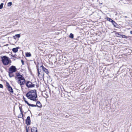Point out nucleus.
<instances>
[{"mask_svg": "<svg viewBox=\"0 0 132 132\" xmlns=\"http://www.w3.org/2000/svg\"><path fill=\"white\" fill-rule=\"evenodd\" d=\"M4 5L3 3H1L0 5V9L2 8Z\"/></svg>", "mask_w": 132, "mask_h": 132, "instance_id": "a878e982", "label": "nucleus"}, {"mask_svg": "<svg viewBox=\"0 0 132 132\" xmlns=\"http://www.w3.org/2000/svg\"><path fill=\"white\" fill-rule=\"evenodd\" d=\"M8 45V44H7L6 45V46H7Z\"/></svg>", "mask_w": 132, "mask_h": 132, "instance_id": "4c0bfd02", "label": "nucleus"}, {"mask_svg": "<svg viewBox=\"0 0 132 132\" xmlns=\"http://www.w3.org/2000/svg\"><path fill=\"white\" fill-rule=\"evenodd\" d=\"M13 73H10L11 74L10 75H9V77L10 78H11L14 76V75Z\"/></svg>", "mask_w": 132, "mask_h": 132, "instance_id": "bb28decb", "label": "nucleus"}, {"mask_svg": "<svg viewBox=\"0 0 132 132\" xmlns=\"http://www.w3.org/2000/svg\"><path fill=\"white\" fill-rule=\"evenodd\" d=\"M30 117L29 116L27 117L26 120V123L27 125H29L30 124Z\"/></svg>", "mask_w": 132, "mask_h": 132, "instance_id": "6e6552de", "label": "nucleus"}, {"mask_svg": "<svg viewBox=\"0 0 132 132\" xmlns=\"http://www.w3.org/2000/svg\"><path fill=\"white\" fill-rule=\"evenodd\" d=\"M0 88H3V86L2 84H0Z\"/></svg>", "mask_w": 132, "mask_h": 132, "instance_id": "c756f323", "label": "nucleus"}, {"mask_svg": "<svg viewBox=\"0 0 132 132\" xmlns=\"http://www.w3.org/2000/svg\"><path fill=\"white\" fill-rule=\"evenodd\" d=\"M115 32H116L115 33V35L117 37H122V38H130V36H127L125 35L119 34V33L116 31Z\"/></svg>", "mask_w": 132, "mask_h": 132, "instance_id": "423d86ee", "label": "nucleus"}, {"mask_svg": "<svg viewBox=\"0 0 132 132\" xmlns=\"http://www.w3.org/2000/svg\"><path fill=\"white\" fill-rule=\"evenodd\" d=\"M31 132H37V128L35 127H33L31 128Z\"/></svg>", "mask_w": 132, "mask_h": 132, "instance_id": "f8f14e48", "label": "nucleus"}, {"mask_svg": "<svg viewBox=\"0 0 132 132\" xmlns=\"http://www.w3.org/2000/svg\"><path fill=\"white\" fill-rule=\"evenodd\" d=\"M11 56H12L14 58H16V59H17V58L16 57V54H15L13 55H11Z\"/></svg>", "mask_w": 132, "mask_h": 132, "instance_id": "c85d7f7f", "label": "nucleus"}, {"mask_svg": "<svg viewBox=\"0 0 132 132\" xmlns=\"http://www.w3.org/2000/svg\"><path fill=\"white\" fill-rule=\"evenodd\" d=\"M23 98L25 102L26 103L28 106H30L31 104H29L28 102L26 100L25 98H24V97H23Z\"/></svg>", "mask_w": 132, "mask_h": 132, "instance_id": "2eb2a0df", "label": "nucleus"}, {"mask_svg": "<svg viewBox=\"0 0 132 132\" xmlns=\"http://www.w3.org/2000/svg\"><path fill=\"white\" fill-rule=\"evenodd\" d=\"M29 128V127H28V128H27V127H26V132H28V129Z\"/></svg>", "mask_w": 132, "mask_h": 132, "instance_id": "2f4dec72", "label": "nucleus"}, {"mask_svg": "<svg viewBox=\"0 0 132 132\" xmlns=\"http://www.w3.org/2000/svg\"><path fill=\"white\" fill-rule=\"evenodd\" d=\"M100 4H102V3H100Z\"/></svg>", "mask_w": 132, "mask_h": 132, "instance_id": "e433bc0d", "label": "nucleus"}, {"mask_svg": "<svg viewBox=\"0 0 132 132\" xmlns=\"http://www.w3.org/2000/svg\"><path fill=\"white\" fill-rule=\"evenodd\" d=\"M63 89L64 90V89L63 88Z\"/></svg>", "mask_w": 132, "mask_h": 132, "instance_id": "ea45409f", "label": "nucleus"}, {"mask_svg": "<svg viewBox=\"0 0 132 132\" xmlns=\"http://www.w3.org/2000/svg\"><path fill=\"white\" fill-rule=\"evenodd\" d=\"M26 56L27 57H29L31 56V55L30 53H26Z\"/></svg>", "mask_w": 132, "mask_h": 132, "instance_id": "a211bd4d", "label": "nucleus"}, {"mask_svg": "<svg viewBox=\"0 0 132 132\" xmlns=\"http://www.w3.org/2000/svg\"><path fill=\"white\" fill-rule=\"evenodd\" d=\"M40 75H41V77H40L43 78H44V73L43 71L42 72H41Z\"/></svg>", "mask_w": 132, "mask_h": 132, "instance_id": "dca6fc26", "label": "nucleus"}, {"mask_svg": "<svg viewBox=\"0 0 132 132\" xmlns=\"http://www.w3.org/2000/svg\"><path fill=\"white\" fill-rule=\"evenodd\" d=\"M37 71L38 72V76H39V75H40V73H41V72H40L41 71H39V70H38V67H37Z\"/></svg>", "mask_w": 132, "mask_h": 132, "instance_id": "4be33fe9", "label": "nucleus"}, {"mask_svg": "<svg viewBox=\"0 0 132 132\" xmlns=\"http://www.w3.org/2000/svg\"><path fill=\"white\" fill-rule=\"evenodd\" d=\"M12 5V2H9L7 4L8 6H11Z\"/></svg>", "mask_w": 132, "mask_h": 132, "instance_id": "5701e85b", "label": "nucleus"}, {"mask_svg": "<svg viewBox=\"0 0 132 132\" xmlns=\"http://www.w3.org/2000/svg\"><path fill=\"white\" fill-rule=\"evenodd\" d=\"M65 92H67V93H68V92H67L65 91Z\"/></svg>", "mask_w": 132, "mask_h": 132, "instance_id": "58836bf2", "label": "nucleus"}, {"mask_svg": "<svg viewBox=\"0 0 132 132\" xmlns=\"http://www.w3.org/2000/svg\"><path fill=\"white\" fill-rule=\"evenodd\" d=\"M112 23L114 27L116 28H118L119 26L114 20L112 21Z\"/></svg>", "mask_w": 132, "mask_h": 132, "instance_id": "9b49d317", "label": "nucleus"}, {"mask_svg": "<svg viewBox=\"0 0 132 132\" xmlns=\"http://www.w3.org/2000/svg\"><path fill=\"white\" fill-rule=\"evenodd\" d=\"M20 37V34H16L15 35V36H13V38L14 39H15L16 37L17 38H19Z\"/></svg>", "mask_w": 132, "mask_h": 132, "instance_id": "f3484780", "label": "nucleus"}, {"mask_svg": "<svg viewBox=\"0 0 132 132\" xmlns=\"http://www.w3.org/2000/svg\"><path fill=\"white\" fill-rule=\"evenodd\" d=\"M41 68V67L40 68V67H39V68H38V70H39V71H40V72H42V68Z\"/></svg>", "mask_w": 132, "mask_h": 132, "instance_id": "cd10ccee", "label": "nucleus"}, {"mask_svg": "<svg viewBox=\"0 0 132 132\" xmlns=\"http://www.w3.org/2000/svg\"><path fill=\"white\" fill-rule=\"evenodd\" d=\"M6 86H7V87L8 88L11 87L10 86L9 83L8 82H6Z\"/></svg>", "mask_w": 132, "mask_h": 132, "instance_id": "b1692460", "label": "nucleus"}, {"mask_svg": "<svg viewBox=\"0 0 132 132\" xmlns=\"http://www.w3.org/2000/svg\"><path fill=\"white\" fill-rule=\"evenodd\" d=\"M23 117V112H22V114H21V112L19 114L18 117L19 118H21Z\"/></svg>", "mask_w": 132, "mask_h": 132, "instance_id": "6ab92c4d", "label": "nucleus"}, {"mask_svg": "<svg viewBox=\"0 0 132 132\" xmlns=\"http://www.w3.org/2000/svg\"><path fill=\"white\" fill-rule=\"evenodd\" d=\"M124 17H125V18H127V16H125Z\"/></svg>", "mask_w": 132, "mask_h": 132, "instance_id": "c9c22d12", "label": "nucleus"}, {"mask_svg": "<svg viewBox=\"0 0 132 132\" xmlns=\"http://www.w3.org/2000/svg\"><path fill=\"white\" fill-rule=\"evenodd\" d=\"M106 19L108 21L111 22H112V21H113V20L111 19V18L108 17Z\"/></svg>", "mask_w": 132, "mask_h": 132, "instance_id": "412c9836", "label": "nucleus"}, {"mask_svg": "<svg viewBox=\"0 0 132 132\" xmlns=\"http://www.w3.org/2000/svg\"><path fill=\"white\" fill-rule=\"evenodd\" d=\"M130 33L131 34H132V31H131L130 32Z\"/></svg>", "mask_w": 132, "mask_h": 132, "instance_id": "72a5a7b5", "label": "nucleus"}, {"mask_svg": "<svg viewBox=\"0 0 132 132\" xmlns=\"http://www.w3.org/2000/svg\"><path fill=\"white\" fill-rule=\"evenodd\" d=\"M19 108L20 110V111L21 112V114H22V112H23L22 111V108L20 106H19Z\"/></svg>", "mask_w": 132, "mask_h": 132, "instance_id": "393cba45", "label": "nucleus"}, {"mask_svg": "<svg viewBox=\"0 0 132 132\" xmlns=\"http://www.w3.org/2000/svg\"><path fill=\"white\" fill-rule=\"evenodd\" d=\"M21 62L22 63V65H24V62L23 61V60H21Z\"/></svg>", "mask_w": 132, "mask_h": 132, "instance_id": "7c9ffc66", "label": "nucleus"}, {"mask_svg": "<svg viewBox=\"0 0 132 132\" xmlns=\"http://www.w3.org/2000/svg\"><path fill=\"white\" fill-rule=\"evenodd\" d=\"M37 94L36 90V89L31 90L29 91L26 94Z\"/></svg>", "mask_w": 132, "mask_h": 132, "instance_id": "9d476101", "label": "nucleus"}, {"mask_svg": "<svg viewBox=\"0 0 132 132\" xmlns=\"http://www.w3.org/2000/svg\"><path fill=\"white\" fill-rule=\"evenodd\" d=\"M26 86L28 88H31L34 87L35 85L32 84L31 82L28 81L26 84Z\"/></svg>", "mask_w": 132, "mask_h": 132, "instance_id": "39448f33", "label": "nucleus"}, {"mask_svg": "<svg viewBox=\"0 0 132 132\" xmlns=\"http://www.w3.org/2000/svg\"><path fill=\"white\" fill-rule=\"evenodd\" d=\"M16 68L13 65H12L9 69V75L11 74L10 73H13L16 71Z\"/></svg>", "mask_w": 132, "mask_h": 132, "instance_id": "20e7f679", "label": "nucleus"}, {"mask_svg": "<svg viewBox=\"0 0 132 132\" xmlns=\"http://www.w3.org/2000/svg\"><path fill=\"white\" fill-rule=\"evenodd\" d=\"M42 67V71L44 72L47 74H48L49 73V72L48 71L47 69H46L42 65L40 66V68Z\"/></svg>", "mask_w": 132, "mask_h": 132, "instance_id": "1a4fd4ad", "label": "nucleus"}, {"mask_svg": "<svg viewBox=\"0 0 132 132\" xmlns=\"http://www.w3.org/2000/svg\"><path fill=\"white\" fill-rule=\"evenodd\" d=\"M69 37L71 38L72 39L73 38L74 35L72 33H70L69 36Z\"/></svg>", "mask_w": 132, "mask_h": 132, "instance_id": "aec40b11", "label": "nucleus"}, {"mask_svg": "<svg viewBox=\"0 0 132 132\" xmlns=\"http://www.w3.org/2000/svg\"><path fill=\"white\" fill-rule=\"evenodd\" d=\"M13 60H15L16 59V58L15 59L13 58Z\"/></svg>", "mask_w": 132, "mask_h": 132, "instance_id": "f704fd0d", "label": "nucleus"}, {"mask_svg": "<svg viewBox=\"0 0 132 132\" xmlns=\"http://www.w3.org/2000/svg\"><path fill=\"white\" fill-rule=\"evenodd\" d=\"M69 116H68V115H66L65 116V117L66 118H68V117H69Z\"/></svg>", "mask_w": 132, "mask_h": 132, "instance_id": "473e14b6", "label": "nucleus"}, {"mask_svg": "<svg viewBox=\"0 0 132 132\" xmlns=\"http://www.w3.org/2000/svg\"><path fill=\"white\" fill-rule=\"evenodd\" d=\"M19 47H17L16 48H13L12 50V51L14 53H16L18 51V49L19 48Z\"/></svg>", "mask_w": 132, "mask_h": 132, "instance_id": "ddd939ff", "label": "nucleus"}, {"mask_svg": "<svg viewBox=\"0 0 132 132\" xmlns=\"http://www.w3.org/2000/svg\"><path fill=\"white\" fill-rule=\"evenodd\" d=\"M2 58V62L4 65H7L9 63L11 62V61L9 58L6 56H3Z\"/></svg>", "mask_w": 132, "mask_h": 132, "instance_id": "f03ea898", "label": "nucleus"}, {"mask_svg": "<svg viewBox=\"0 0 132 132\" xmlns=\"http://www.w3.org/2000/svg\"><path fill=\"white\" fill-rule=\"evenodd\" d=\"M36 105L31 104L30 106L32 107H36L37 106L38 108H41L42 106V105L40 101H36Z\"/></svg>", "mask_w": 132, "mask_h": 132, "instance_id": "0eeeda50", "label": "nucleus"}, {"mask_svg": "<svg viewBox=\"0 0 132 132\" xmlns=\"http://www.w3.org/2000/svg\"><path fill=\"white\" fill-rule=\"evenodd\" d=\"M9 91L10 92H11L12 93H13V91L12 88L11 87H10L8 88Z\"/></svg>", "mask_w": 132, "mask_h": 132, "instance_id": "4468645a", "label": "nucleus"}, {"mask_svg": "<svg viewBox=\"0 0 132 132\" xmlns=\"http://www.w3.org/2000/svg\"><path fill=\"white\" fill-rule=\"evenodd\" d=\"M26 96L28 99H30V100L36 102L37 99L36 98L37 97V94H26Z\"/></svg>", "mask_w": 132, "mask_h": 132, "instance_id": "7ed1b4c3", "label": "nucleus"}, {"mask_svg": "<svg viewBox=\"0 0 132 132\" xmlns=\"http://www.w3.org/2000/svg\"><path fill=\"white\" fill-rule=\"evenodd\" d=\"M16 80H18L17 82L19 84L21 88H22V85L24 84L26 80L24 77L21 75L18 72L16 73V76L15 77Z\"/></svg>", "mask_w": 132, "mask_h": 132, "instance_id": "f257e3e1", "label": "nucleus"}]
</instances>
